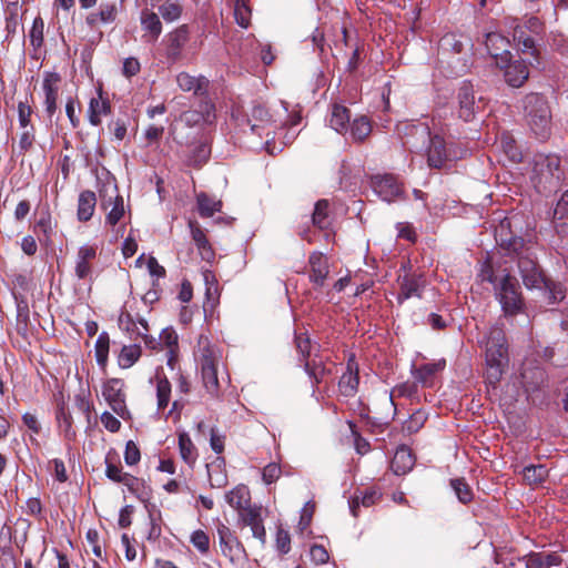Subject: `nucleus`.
<instances>
[{
    "label": "nucleus",
    "mask_w": 568,
    "mask_h": 568,
    "mask_svg": "<svg viewBox=\"0 0 568 568\" xmlns=\"http://www.w3.org/2000/svg\"><path fill=\"white\" fill-rule=\"evenodd\" d=\"M210 154L211 149L209 144L200 143L194 148L189 162L191 165L200 168L209 160Z\"/></svg>",
    "instance_id": "864d4df0"
},
{
    "label": "nucleus",
    "mask_w": 568,
    "mask_h": 568,
    "mask_svg": "<svg viewBox=\"0 0 568 568\" xmlns=\"http://www.w3.org/2000/svg\"><path fill=\"white\" fill-rule=\"evenodd\" d=\"M161 346H165L169 348V352L173 354L174 348L178 346V335L171 328L162 329L160 334Z\"/></svg>",
    "instance_id": "e2e57ef3"
},
{
    "label": "nucleus",
    "mask_w": 568,
    "mask_h": 568,
    "mask_svg": "<svg viewBox=\"0 0 568 568\" xmlns=\"http://www.w3.org/2000/svg\"><path fill=\"white\" fill-rule=\"evenodd\" d=\"M141 357V347L136 344L125 345L119 355V365L122 368H129Z\"/></svg>",
    "instance_id": "37998d69"
},
{
    "label": "nucleus",
    "mask_w": 568,
    "mask_h": 568,
    "mask_svg": "<svg viewBox=\"0 0 568 568\" xmlns=\"http://www.w3.org/2000/svg\"><path fill=\"white\" fill-rule=\"evenodd\" d=\"M12 11L6 17V31H7V38L12 37L16 34L18 27H19V16H18V6L17 2L11 3Z\"/></svg>",
    "instance_id": "052dcab7"
},
{
    "label": "nucleus",
    "mask_w": 568,
    "mask_h": 568,
    "mask_svg": "<svg viewBox=\"0 0 568 568\" xmlns=\"http://www.w3.org/2000/svg\"><path fill=\"white\" fill-rule=\"evenodd\" d=\"M199 213L202 217H211L221 210L222 203L210 197L205 193H200L196 197Z\"/></svg>",
    "instance_id": "ea45409f"
},
{
    "label": "nucleus",
    "mask_w": 568,
    "mask_h": 568,
    "mask_svg": "<svg viewBox=\"0 0 568 568\" xmlns=\"http://www.w3.org/2000/svg\"><path fill=\"white\" fill-rule=\"evenodd\" d=\"M190 542L201 552L206 554L210 550V537L202 530L197 529L191 534Z\"/></svg>",
    "instance_id": "6e6d98bb"
},
{
    "label": "nucleus",
    "mask_w": 568,
    "mask_h": 568,
    "mask_svg": "<svg viewBox=\"0 0 568 568\" xmlns=\"http://www.w3.org/2000/svg\"><path fill=\"white\" fill-rule=\"evenodd\" d=\"M485 45L489 54L496 60V64L504 63L511 55L509 41L504 36L491 32L486 36Z\"/></svg>",
    "instance_id": "a211bd4d"
},
{
    "label": "nucleus",
    "mask_w": 568,
    "mask_h": 568,
    "mask_svg": "<svg viewBox=\"0 0 568 568\" xmlns=\"http://www.w3.org/2000/svg\"><path fill=\"white\" fill-rule=\"evenodd\" d=\"M351 136L356 142L364 141L372 132V124L366 116H359L355 119L351 125H348Z\"/></svg>",
    "instance_id": "c9c22d12"
},
{
    "label": "nucleus",
    "mask_w": 568,
    "mask_h": 568,
    "mask_svg": "<svg viewBox=\"0 0 568 568\" xmlns=\"http://www.w3.org/2000/svg\"><path fill=\"white\" fill-rule=\"evenodd\" d=\"M310 280L317 286H323L329 273L328 261L321 252H313L308 257Z\"/></svg>",
    "instance_id": "aec40b11"
},
{
    "label": "nucleus",
    "mask_w": 568,
    "mask_h": 568,
    "mask_svg": "<svg viewBox=\"0 0 568 568\" xmlns=\"http://www.w3.org/2000/svg\"><path fill=\"white\" fill-rule=\"evenodd\" d=\"M481 276L483 281L494 285L495 297L500 303L505 316H514L521 312L524 298L515 276L509 273L498 276L491 270L483 272Z\"/></svg>",
    "instance_id": "f03ea898"
},
{
    "label": "nucleus",
    "mask_w": 568,
    "mask_h": 568,
    "mask_svg": "<svg viewBox=\"0 0 568 568\" xmlns=\"http://www.w3.org/2000/svg\"><path fill=\"white\" fill-rule=\"evenodd\" d=\"M209 478L213 488H222L227 484L226 474L219 466L209 468Z\"/></svg>",
    "instance_id": "680f3d73"
},
{
    "label": "nucleus",
    "mask_w": 568,
    "mask_h": 568,
    "mask_svg": "<svg viewBox=\"0 0 568 568\" xmlns=\"http://www.w3.org/2000/svg\"><path fill=\"white\" fill-rule=\"evenodd\" d=\"M497 67L504 70L505 81L513 88H520L529 77L527 64L523 60H511V55Z\"/></svg>",
    "instance_id": "9b49d317"
},
{
    "label": "nucleus",
    "mask_w": 568,
    "mask_h": 568,
    "mask_svg": "<svg viewBox=\"0 0 568 568\" xmlns=\"http://www.w3.org/2000/svg\"><path fill=\"white\" fill-rule=\"evenodd\" d=\"M61 78L58 73L48 72L45 73L42 82V89L44 91V105L45 112L51 118L57 111V100L59 94V83Z\"/></svg>",
    "instance_id": "dca6fc26"
},
{
    "label": "nucleus",
    "mask_w": 568,
    "mask_h": 568,
    "mask_svg": "<svg viewBox=\"0 0 568 568\" xmlns=\"http://www.w3.org/2000/svg\"><path fill=\"white\" fill-rule=\"evenodd\" d=\"M328 207L329 202L325 199L318 200L315 203L314 212L312 214V223L320 230H326L331 225Z\"/></svg>",
    "instance_id": "473e14b6"
},
{
    "label": "nucleus",
    "mask_w": 568,
    "mask_h": 568,
    "mask_svg": "<svg viewBox=\"0 0 568 568\" xmlns=\"http://www.w3.org/2000/svg\"><path fill=\"white\" fill-rule=\"evenodd\" d=\"M140 449L133 440H129L125 445L124 460L126 465H135L140 460Z\"/></svg>",
    "instance_id": "338daca9"
},
{
    "label": "nucleus",
    "mask_w": 568,
    "mask_h": 568,
    "mask_svg": "<svg viewBox=\"0 0 568 568\" xmlns=\"http://www.w3.org/2000/svg\"><path fill=\"white\" fill-rule=\"evenodd\" d=\"M282 474L280 465L271 463L263 468L262 478L265 484H272L276 481Z\"/></svg>",
    "instance_id": "0e129e2a"
},
{
    "label": "nucleus",
    "mask_w": 568,
    "mask_h": 568,
    "mask_svg": "<svg viewBox=\"0 0 568 568\" xmlns=\"http://www.w3.org/2000/svg\"><path fill=\"white\" fill-rule=\"evenodd\" d=\"M427 140L429 141L427 163L430 168L443 169L446 166L447 162L456 161L462 158L454 149H447L444 139L438 134H430Z\"/></svg>",
    "instance_id": "6e6552de"
},
{
    "label": "nucleus",
    "mask_w": 568,
    "mask_h": 568,
    "mask_svg": "<svg viewBox=\"0 0 568 568\" xmlns=\"http://www.w3.org/2000/svg\"><path fill=\"white\" fill-rule=\"evenodd\" d=\"M295 347L297 353L300 354L301 361H307L311 356V339L305 333H300L295 335Z\"/></svg>",
    "instance_id": "13d9d810"
},
{
    "label": "nucleus",
    "mask_w": 568,
    "mask_h": 568,
    "mask_svg": "<svg viewBox=\"0 0 568 568\" xmlns=\"http://www.w3.org/2000/svg\"><path fill=\"white\" fill-rule=\"evenodd\" d=\"M369 186L385 202L392 203L403 199V184L393 174H376L371 176Z\"/></svg>",
    "instance_id": "0eeeda50"
},
{
    "label": "nucleus",
    "mask_w": 568,
    "mask_h": 568,
    "mask_svg": "<svg viewBox=\"0 0 568 568\" xmlns=\"http://www.w3.org/2000/svg\"><path fill=\"white\" fill-rule=\"evenodd\" d=\"M548 476V469L544 465H529L523 469L524 480L529 485H538Z\"/></svg>",
    "instance_id": "a19ab883"
},
{
    "label": "nucleus",
    "mask_w": 568,
    "mask_h": 568,
    "mask_svg": "<svg viewBox=\"0 0 568 568\" xmlns=\"http://www.w3.org/2000/svg\"><path fill=\"white\" fill-rule=\"evenodd\" d=\"M271 121L267 109L262 104H256L252 108L248 123L250 129L253 133L257 132L258 129H263Z\"/></svg>",
    "instance_id": "72a5a7b5"
},
{
    "label": "nucleus",
    "mask_w": 568,
    "mask_h": 568,
    "mask_svg": "<svg viewBox=\"0 0 568 568\" xmlns=\"http://www.w3.org/2000/svg\"><path fill=\"white\" fill-rule=\"evenodd\" d=\"M523 114L535 136L545 141L551 133V111L547 100L539 93H529L523 99Z\"/></svg>",
    "instance_id": "7ed1b4c3"
},
{
    "label": "nucleus",
    "mask_w": 568,
    "mask_h": 568,
    "mask_svg": "<svg viewBox=\"0 0 568 568\" xmlns=\"http://www.w3.org/2000/svg\"><path fill=\"white\" fill-rule=\"evenodd\" d=\"M234 18L240 27L247 28L250 26L251 9L245 0H235Z\"/></svg>",
    "instance_id": "09e8293b"
},
{
    "label": "nucleus",
    "mask_w": 568,
    "mask_h": 568,
    "mask_svg": "<svg viewBox=\"0 0 568 568\" xmlns=\"http://www.w3.org/2000/svg\"><path fill=\"white\" fill-rule=\"evenodd\" d=\"M509 28L513 29L514 41L517 42L519 50L523 53H529L537 61L538 50L535 44L532 34L524 27L518 23L517 19H510Z\"/></svg>",
    "instance_id": "2eb2a0df"
},
{
    "label": "nucleus",
    "mask_w": 568,
    "mask_h": 568,
    "mask_svg": "<svg viewBox=\"0 0 568 568\" xmlns=\"http://www.w3.org/2000/svg\"><path fill=\"white\" fill-rule=\"evenodd\" d=\"M554 219L561 225L568 226V190L561 195L560 200L558 201L554 212Z\"/></svg>",
    "instance_id": "4d7b16f0"
},
{
    "label": "nucleus",
    "mask_w": 568,
    "mask_h": 568,
    "mask_svg": "<svg viewBox=\"0 0 568 568\" xmlns=\"http://www.w3.org/2000/svg\"><path fill=\"white\" fill-rule=\"evenodd\" d=\"M219 544H220L222 554L225 557H227L232 562L235 561V559L239 557L240 554L245 552L243 545L239 541V539L236 537L220 540Z\"/></svg>",
    "instance_id": "c03bdc74"
},
{
    "label": "nucleus",
    "mask_w": 568,
    "mask_h": 568,
    "mask_svg": "<svg viewBox=\"0 0 568 568\" xmlns=\"http://www.w3.org/2000/svg\"><path fill=\"white\" fill-rule=\"evenodd\" d=\"M171 397V383L165 376L156 375V398H158V409L164 410Z\"/></svg>",
    "instance_id": "4c0bfd02"
},
{
    "label": "nucleus",
    "mask_w": 568,
    "mask_h": 568,
    "mask_svg": "<svg viewBox=\"0 0 568 568\" xmlns=\"http://www.w3.org/2000/svg\"><path fill=\"white\" fill-rule=\"evenodd\" d=\"M239 516L244 526L251 527L253 537L258 539L261 544H265L266 531L263 525L261 508L252 506L248 509H244Z\"/></svg>",
    "instance_id": "f3484780"
},
{
    "label": "nucleus",
    "mask_w": 568,
    "mask_h": 568,
    "mask_svg": "<svg viewBox=\"0 0 568 568\" xmlns=\"http://www.w3.org/2000/svg\"><path fill=\"white\" fill-rule=\"evenodd\" d=\"M95 204L97 197L94 192L89 190L81 192L78 200V220L81 222L89 221L94 213Z\"/></svg>",
    "instance_id": "c756f323"
},
{
    "label": "nucleus",
    "mask_w": 568,
    "mask_h": 568,
    "mask_svg": "<svg viewBox=\"0 0 568 568\" xmlns=\"http://www.w3.org/2000/svg\"><path fill=\"white\" fill-rule=\"evenodd\" d=\"M179 448L182 459L186 464L193 465L197 458V453L189 434L181 433L179 435Z\"/></svg>",
    "instance_id": "e433bc0d"
},
{
    "label": "nucleus",
    "mask_w": 568,
    "mask_h": 568,
    "mask_svg": "<svg viewBox=\"0 0 568 568\" xmlns=\"http://www.w3.org/2000/svg\"><path fill=\"white\" fill-rule=\"evenodd\" d=\"M310 557L315 565L326 564L329 559V555L325 547L316 544L311 547Z\"/></svg>",
    "instance_id": "69168bd1"
},
{
    "label": "nucleus",
    "mask_w": 568,
    "mask_h": 568,
    "mask_svg": "<svg viewBox=\"0 0 568 568\" xmlns=\"http://www.w3.org/2000/svg\"><path fill=\"white\" fill-rule=\"evenodd\" d=\"M226 503L241 514L251 506V494L245 485H239L225 495Z\"/></svg>",
    "instance_id": "bb28decb"
},
{
    "label": "nucleus",
    "mask_w": 568,
    "mask_h": 568,
    "mask_svg": "<svg viewBox=\"0 0 568 568\" xmlns=\"http://www.w3.org/2000/svg\"><path fill=\"white\" fill-rule=\"evenodd\" d=\"M561 176L560 158L558 155L539 153L534 156L531 180L540 191L557 189Z\"/></svg>",
    "instance_id": "39448f33"
},
{
    "label": "nucleus",
    "mask_w": 568,
    "mask_h": 568,
    "mask_svg": "<svg viewBox=\"0 0 568 568\" xmlns=\"http://www.w3.org/2000/svg\"><path fill=\"white\" fill-rule=\"evenodd\" d=\"M116 1H101L97 11L90 12L85 17V23L91 28H98L100 24L113 23L118 17Z\"/></svg>",
    "instance_id": "ddd939ff"
},
{
    "label": "nucleus",
    "mask_w": 568,
    "mask_h": 568,
    "mask_svg": "<svg viewBox=\"0 0 568 568\" xmlns=\"http://www.w3.org/2000/svg\"><path fill=\"white\" fill-rule=\"evenodd\" d=\"M457 101L458 116L466 122L471 121L479 109V104L476 103L474 89L470 83H463L458 90Z\"/></svg>",
    "instance_id": "f8f14e48"
},
{
    "label": "nucleus",
    "mask_w": 568,
    "mask_h": 568,
    "mask_svg": "<svg viewBox=\"0 0 568 568\" xmlns=\"http://www.w3.org/2000/svg\"><path fill=\"white\" fill-rule=\"evenodd\" d=\"M397 134L402 136H410L416 141L412 142V146H418V142L424 143L430 135L429 126L425 123L400 122L396 125Z\"/></svg>",
    "instance_id": "5701e85b"
},
{
    "label": "nucleus",
    "mask_w": 568,
    "mask_h": 568,
    "mask_svg": "<svg viewBox=\"0 0 568 568\" xmlns=\"http://www.w3.org/2000/svg\"><path fill=\"white\" fill-rule=\"evenodd\" d=\"M110 347L109 335L103 332L99 335L95 342V357L99 365L104 366L108 362Z\"/></svg>",
    "instance_id": "8fccbe9b"
},
{
    "label": "nucleus",
    "mask_w": 568,
    "mask_h": 568,
    "mask_svg": "<svg viewBox=\"0 0 568 568\" xmlns=\"http://www.w3.org/2000/svg\"><path fill=\"white\" fill-rule=\"evenodd\" d=\"M304 368L314 384H320L324 377L331 373L323 362L317 361L316 358H313L311 362L306 361Z\"/></svg>",
    "instance_id": "79ce46f5"
},
{
    "label": "nucleus",
    "mask_w": 568,
    "mask_h": 568,
    "mask_svg": "<svg viewBox=\"0 0 568 568\" xmlns=\"http://www.w3.org/2000/svg\"><path fill=\"white\" fill-rule=\"evenodd\" d=\"M176 83L184 92H193L195 95H203L207 92L209 80L203 77H195L187 72H180L176 75Z\"/></svg>",
    "instance_id": "4be33fe9"
},
{
    "label": "nucleus",
    "mask_w": 568,
    "mask_h": 568,
    "mask_svg": "<svg viewBox=\"0 0 568 568\" xmlns=\"http://www.w3.org/2000/svg\"><path fill=\"white\" fill-rule=\"evenodd\" d=\"M119 326L121 329L133 335L134 328H138L139 321L136 322L129 312H121L119 316Z\"/></svg>",
    "instance_id": "774afa93"
},
{
    "label": "nucleus",
    "mask_w": 568,
    "mask_h": 568,
    "mask_svg": "<svg viewBox=\"0 0 568 568\" xmlns=\"http://www.w3.org/2000/svg\"><path fill=\"white\" fill-rule=\"evenodd\" d=\"M159 13L166 22L178 20L182 14V7L178 2H164L159 7Z\"/></svg>",
    "instance_id": "603ef678"
},
{
    "label": "nucleus",
    "mask_w": 568,
    "mask_h": 568,
    "mask_svg": "<svg viewBox=\"0 0 568 568\" xmlns=\"http://www.w3.org/2000/svg\"><path fill=\"white\" fill-rule=\"evenodd\" d=\"M507 362V347H486V378L489 384L499 382Z\"/></svg>",
    "instance_id": "9d476101"
},
{
    "label": "nucleus",
    "mask_w": 568,
    "mask_h": 568,
    "mask_svg": "<svg viewBox=\"0 0 568 568\" xmlns=\"http://www.w3.org/2000/svg\"><path fill=\"white\" fill-rule=\"evenodd\" d=\"M351 114L346 106L334 104L332 106L329 125L338 133H344L348 130Z\"/></svg>",
    "instance_id": "7c9ffc66"
},
{
    "label": "nucleus",
    "mask_w": 568,
    "mask_h": 568,
    "mask_svg": "<svg viewBox=\"0 0 568 568\" xmlns=\"http://www.w3.org/2000/svg\"><path fill=\"white\" fill-rule=\"evenodd\" d=\"M561 562L562 559L557 552H530L525 556L526 568H550Z\"/></svg>",
    "instance_id": "a878e982"
},
{
    "label": "nucleus",
    "mask_w": 568,
    "mask_h": 568,
    "mask_svg": "<svg viewBox=\"0 0 568 568\" xmlns=\"http://www.w3.org/2000/svg\"><path fill=\"white\" fill-rule=\"evenodd\" d=\"M359 378L356 364L351 361L347 364V372H345L338 382V387L344 396H354L357 392Z\"/></svg>",
    "instance_id": "cd10ccee"
},
{
    "label": "nucleus",
    "mask_w": 568,
    "mask_h": 568,
    "mask_svg": "<svg viewBox=\"0 0 568 568\" xmlns=\"http://www.w3.org/2000/svg\"><path fill=\"white\" fill-rule=\"evenodd\" d=\"M415 464V458L407 446H400L396 449L392 459V469L396 475L408 473Z\"/></svg>",
    "instance_id": "c85d7f7f"
},
{
    "label": "nucleus",
    "mask_w": 568,
    "mask_h": 568,
    "mask_svg": "<svg viewBox=\"0 0 568 568\" xmlns=\"http://www.w3.org/2000/svg\"><path fill=\"white\" fill-rule=\"evenodd\" d=\"M513 223H515V217H506L500 221L495 230L496 240L501 247L518 254V268L524 285L527 288L540 287L545 282L542 273L530 252L531 247L527 246L523 237L514 235L510 231Z\"/></svg>",
    "instance_id": "f257e3e1"
},
{
    "label": "nucleus",
    "mask_w": 568,
    "mask_h": 568,
    "mask_svg": "<svg viewBox=\"0 0 568 568\" xmlns=\"http://www.w3.org/2000/svg\"><path fill=\"white\" fill-rule=\"evenodd\" d=\"M439 369H440V364H436V363L425 364L415 371L414 377L418 383L426 386L430 383L432 377Z\"/></svg>",
    "instance_id": "3c124183"
},
{
    "label": "nucleus",
    "mask_w": 568,
    "mask_h": 568,
    "mask_svg": "<svg viewBox=\"0 0 568 568\" xmlns=\"http://www.w3.org/2000/svg\"><path fill=\"white\" fill-rule=\"evenodd\" d=\"M397 301L402 304L408 298L420 297L422 291L426 285V281L423 274L410 272V267L404 264L397 276Z\"/></svg>",
    "instance_id": "423d86ee"
},
{
    "label": "nucleus",
    "mask_w": 568,
    "mask_h": 568,
    "mask_svg": "<svg viewBox=\"0 0 568 568\" xmlns=\"http://www.w3.org/2000/svg\"><path fill=\"white\" fill-rule=\"evenodd\" d=\"M486 347H507L506 346V337L503 328L500 327H491L487 341Z\"/></svg>",
    "instance_id": "bf43d9fd"
},
{
    "label": "nucleus",
    "mask_w": 568,
    "mask_h": 568,
    "mask_svg": "<svg viewBox=\"0 0 568 568\" xmlns=\"http://www.w3.org/2000/svg\"><path fill=\"white\" fill-rule=\"evenodd\" d=\"M189 227L191 231L192 240L199 251L203 261L212 262L215 257V253L205 235L204 230L200 223L195 220L189 221Z\"/></svg>",
    "instance_id": "6ab92c4d"
},
{
    "label": "nucleus",
    "mask_w": 568,
    "mask_h": 568,
    "mask_svg": "<svg viewBox=\"0 0 568 568\" xmlns=\"http://www.w3.org/2000/svg\"><path fill=\"white\" fill-rule=\"evenodd\" d=\"M379 497L381 495L374 489L366 490L362 496H353L349 501L351 513L354 517H357L359 505H363L364 507H371L379 499Z\"/></svg>",
    "instance_id": "f704fd0d"
},
{
    "label": "nucleus",
    "mask_w": 568,
    "mask_h": 568,
    "mask_svg": "<svg viewBox=\"0 0 568 568\" xmlns=\"http://www.w3.org/2000/svg\"><path fill=\"white\" fill-rule=\"evenodd\" d=\"M500 148L507 158L514 162L519 163L523 161V153L516 144L513 136L507 133H503L500 136Z\"/></svg>",
    "instance_id": "58836bf2"
},
{
    "label": "nucleus",
    "mask_w": 568,
    "mask_h": 568,
    "mask_svg": "<svg viewBox=\"0 0 568 568\" xmlns=\"http://www.w3.org/2000/svg\"><path fill=\"white\" fill-rule=\"evenodd\" d=\"M111 203L112 209L108 213L105 222L106 224L114 226L121 221V219L125 214L124 200L121 195L116 194Z\"/></svg>",
    "instance_id": "49530a36"
},
{
    "label": "nucleus",
    "mask_w": 568,
    "mask_h": 568,
    "mask_svg": "<svg viewBox=\"0 0 568 568\" xmlns=\"http://www.w3.org/2000/svg\"><path fill=\"white\" fill-rule=\"evenodd\" d=\"M450 486L460 503L468 504L471 501L473 491L464 478L452 479Z\"/></svg>",
    "instance_id": "de8ad7c7"
},
{
    "label": "nucleus",
    "mask_w": 568,
    "mask_h": 568,
    "mask_svg": "<svg viewBox=\"0 0 568 568\" xmlns=\"http://www.w3.org/2000/svg\"><path fill=\"white\" fill-rule=\"evenodd\" d=\"M97 256V250L90 245H83L79 248L75 261V275L80 280L88 278L92 273L91 262Z\"/></svg>",
    "instance_id": "b1692460"
},
{
    "label": "nucleus",
    "mask_w": 568,
    "mask_h": 568,
    "mask_svg": "<svg viewBox=\"0 0 568 568\" xmlns=\"http://www.w3.org/2000/svg\"><path fill=\"white\" fill-rule=\"evenodd\" d=\"M214 104L209 101H205L200 104V110H187L183 112L180 116V120L187 126L192 128L201 122H212L214 119Z\"/></svg>",
    "instance_id": "412c9836"
},
{
    "label": "nucleus",
    "mask_w": 568,
    "mask_h": 568,
    "mask_svg": "<svg viewBox=\"0 0 568 568\" xmlns=\"http://www.w3.org/2000/svg\"><path fill=\"white\" fill-rule=\"evenodd\" d=\"M111 112V105L108 100L92 98L89 103V122L92 125H99L101 123V116L108 115Z\"/></svg>",
    "instance_id": "2f4dec72"
},
{
    "label": "nucleus",
    "mask_w": 568,
    "mask_h": 568,
    "mask_svg": "<svg viewBox=\"0 0 568 568\" xmlns=\"http://www.w3.org/2000/svg\"><path fill=\"white\" fill-rule=\"evenodd\" d=\"M124 382L120 378L108 379L102 388V395L108 402L112 410L121 418L130 416V412L125 404Z\"/></svg>",
    "instance_id": "1a4fd4ad"
},
{
    "label": "nucleus",
    "mask_w": 568,
    "mask_h": 568,
    "mask_svg": "<svg viewBox=\"0 0 568 568\" xmlns=\"http://www.w3.org/2000/svg\"><path fill=\"white\" fill-rule=\"evenodd\" d=\"M141 26L144 33V38L148 42H155L162 32V22L159 16L148 9L142 10L140 17Z\"/></svg>",
    "instance_id": "393cba45"
},
{
    "label": "nucleus",
    "mask_w": 568,
    "mask_h": 568,
    "mask_svg": "<svg viewBox=\"0 0 568 568\" xmlns=\"http://www.w3.org/2000/svg\"><path fill=\"white\" fill-rule=\"evenodd\" d=\"M462 36L447 33L439 41V48L444 52L460 53L464 48Z\"/></svg>",
    "instance_id": "a18cd8bd"
},
{
    "label": "nucleus",
    "mask_w": 568,
    "mask_h": 568,
    "mask_svg": "<svg viewBox=\"0 0 568 568\" xmlns=\"http://www.w3.org/2000/svg\"><path fill=\"white\" fill-rule=\"evenodd\" d=\"M189 33L187 26L182 24L165 36L166 57L170 60L176 61L181 58L182 49L189 41Z\"/></svg>",
    "instance_id": "4468645a"
},
{
    "label": "nucleus",
    "mask_w": 568,
    "mask_h": 568,
    "mask_svg": "<svg viewBox=\"0 0 568 568\" xmlns=\"http://www.w3.org/2000/svg\"><path fill=\"white\" fill-rule=\"evenodd\" d=\"M195 357L197 358L201 366L202 381L206 392L212 396H217V363L220 359L219 349L210 343L206 336L201 335L197 341Z\"/></svg>",
    "instance_id": "20e7f679"
},
{
    "label": "nucleus",
    "mask_w": 568,
    "mask_h": 568,
    "mask_svg": "<svg viewBox=\"0 0 568 568\" xmlns=\"http://www.w3.org/2000/svg\"><path fill=\"white\" fill-rule=\"evenodd\" d=\"M43 30L44 22L41 17H37L33 20L31 30H30V42L31 45L37 50L43 44Z\"/></svg>",
    "instance_id": "5fc2aeb1"
}]
</instances>
